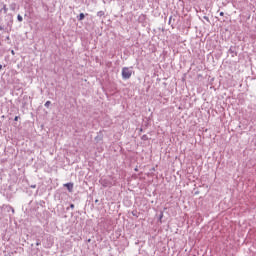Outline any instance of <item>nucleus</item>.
<instances>
[{"label":"nucleus","instance_id":"f257e3e1","mask_svg":"<svg viewBox=\"0 0 256 256\" xmlns=\"http://www.w3.org/2000/svg\"><path fill=\"white\" fill-rule=\"evenodd\" d=\"M131 75H133V70L129 67L122 68V79L127 81V79H131Z\"/></svg>","mask_w":256,"mask_h":256},{"label":"nucleus","instance_id":"f03ea898","mask_svg":"<svg viewBox=\"0 0 256 256\" xmlns=\"http://www.w3.org/2000/svg\"><path fill=\"white\" fill-rule=\"evenodd\" d=\"M64 187L68 189L69 193H73V183H66Z\"/></svg>","mask_w":256,"mask_h":256},{"label":"nucleus","instance_id":"7ed1b4c3","mask_svg":"<svg viewBox=\"0 0 256 256\" xmlns=\"http://www.w3.org/2000/svg\"><path fill=\"white\" fill-rule=\"evenodd\" d=\"M78 21H83V19H85V14L84 13H80L79 16L77 17Z\"/></svg>","mask_w":256,"mask_h":256},{"label":"nucleus","instance_id":"20e7f679","mask_svg":"<svg viewBox=\"0 0 256 256\" xmlns=\"http://www.w3.org/2000/svg\"><path fill=\"white\" fill-rule=\"evenodd\" d=\"M0 11H4V13H7V11H9V8H7V5L4 4Z\"/></svg>","mask_w":256,"mask_h":256},{"label":"nucleus","instance_id":"39448f33","mask_svg":"<svg viewBox=\"0 0 256 256\" xmlns=\"http://www.w3.org/2000/svg\"><path fill=\"white\" fill-rule=\"evenodd\" d=\"M105 16V12L104 11H98L97 12V17H104Z\"/></svg>","mask_w":256,"mask_h":256},{"label":"nucleus","instance_id":"423d86ee","mask_svg":"<svg viewBox=\"0 0 256 256\" xmlns=\"http://www.w3.org/2000/svg\"><path fill=\"white\" fill-rule=\"evenodd\" d=\"M17 19L21 23L23 21V16H21V14H18Z\"/></svg>","mask_w":256,"mask_h":256},{"label":"nucleus","instance_id":"0eeeda50","mask_svg":"<svg viewBox=\"0 0 256 256\" xmlns=\"http://www.w3.org/2000/svg\"><path fill=\"white\" fill-rule=\"evenodd\" d=\"M50 105H51V101H46V102H45V104H44V107L49 108V107H50Z\"/></svg>","mask_w":256,"mask_h":256},{"label":"nucleus","instance_id":"6e6552de","mask_svg":"<svg viewBox=\"0 0 256 256\" xmlns=\"http://www.w3.org/2000/svg\"><path fill=\"white\" fill-rule=\"evenodd\" d=\"M20 117L19 116H15L14 121H19Z\"/></svg>","mask_w":256,"mask_h":256},{"label":"nucleus","instance_id":"1a4fd4ad","mask_svg":"<svg viewBox=\"0 0 256 256\" xmlns=\"http://www.w3.org/2000/svg\"><path fill=\"white\" fill-rule=\"evenodd\" d=\"M70 207H71V209H74V208H75V205H74V204H71Z\"/></svg>","mask_w":256,"mask_h":256},{"label":"nucleus","instance_id":"9d476101","mask_svg":"<svg viewBox=\"0 0 256 256\" xmlns=\"http://www.w3.org/2000/svg\"><path fill=\"white\" fill-rule=\"evenodd\" d=\"M223 15H225V13H223V12H220V17H223Z\"/></svg>","mask_w":256,"mask_h":256},{"label":"nucleus","instance_id":"9b49d317","mask_svg":"<svg viewBox=\"0 0 256 256\" xmlns=\"http://www.w3.org/2000/svg\"><path fill=\"white\" fill-rule=\"evenodd\" d=\"M11 9H12V11H15V7L14 6H11Z\"/></svg>","mask_w":256,"mask_h":256},{"label":"nucleus","instance_id":"f8f14e48","mask_svg":"<svg viewBox=\"0 0 256 256\" xmlns=\"http://www.w3.org/2000/svg\"><path fill=\"white\" fill-rule=\"evenodd\" d=\"M11 53H12L13 55H15V50H11Z\"/></svg>","mask_w":256,"mask_h":256},{"label":"nucleus","instance_id":"ddd939ff","mask_svg":"<svg viewBox=\"0 0 256 256\" xmlns=\"http://www.w3.org/2000/svg\"><path fill=\"white\" fill-rule=\"evenodd\" d=\"M171 19H172V17L170 16V17H169V23H171Z\"/></svg>","mask_w":256,"mask_h":256},{"label":"nucleus","instance_id":"4468645a","mask_svg":"<svg viewBox=\"0 0 256 256\" xmlns=\"http://www.w3.org/2000/svg\"><path fill=\"white\" fill-rule=\"evenodd\" d=\"M0 31H3V26H0Z\"/></svg>","mask_w":256,"mask_h":256},{"label":"nucleus","instance_id":"2eb2a0df","mask_svg":"<svg viewBox=\"0 0 256 256\" xmlns=\"http://www.w3.org/2000/svg\"><path fill=\"white\" fill-rule=\"evenodd\" d=\"M229 52H230V53H233V50L230 48V49H229Z\"/></svg>","mask_w":256,"mask_h":256},{"label":"nucleus","instance_id":"dca6fc26","mask_svg":"<svg viewBox=\"0 0 256 256\" xmlns=\"http://www.w3.org/2000/svg\"><path fill=\"white\" fill-rule=\"evenodd\" d=\"M1 69H3V65L0 64V71H1Z\"/></svg>","mask_w":256,"mask_h":256},{"label":"nucleus","instance_id":"f3484780","mask_svg":"<svg viewBox=\"0 0 256 256\" xmlns=\"http://www.w3.org/2000/svg\"><path fill=\"white\" fill-rule=\"evenodd\" d=\"M142 139H147V136H143Z\"/></svg>","mask_w":256,"mask_h":256},{"label":"nucleus","instance_id":"a211bd4d","mask_svg":"<svg viewBox=\"0 0 256 256\" xmlns=\"http://www.w3.org/2000/svg\"><path fill=\"white\" fill-rule=\"evenodd\" d=\"M6 39H9V36H7V38Z\"/></svg>","mask_w":256,"mask_h":256}]
</instances>
